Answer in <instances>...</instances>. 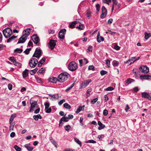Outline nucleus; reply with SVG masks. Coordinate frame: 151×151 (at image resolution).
Instances as JSON below:
<instances>
[{
	"instance_id": "nucleus-1",
	"label": "nucleus",
	"mask_w": 151,
	"mask_h": 151,
	"mask_svg": "<svg viewBox=\"0 0 151 151\" xmlns=\"http://www.w3.org/2000/svg\"><path fill=\"white\" fill-rule=\"evenodd\" d=\"M70 75L67 73H61L58 76V81L60 83H63L67 80L69 77Z\"/></svg>"
},
{
	"instance_id": "nucleus-2",
	"label": "nucleus",
	"mask_w": 151,
	"mask_h": 151,
	"mask_svg": "<svg viewBox=\"0 0 151 151\" xmlns=\"http://www.w3.org/2000/svg\"><path fill=\"white\" fill-rule=\"evenodd\" d=\"M4 35L6 38L10 37L12 34V30L9 28H6L3 31Z\"/></svg>"
},
{
	"instance_id": "nucleus-3",
	"label": "nucleus",
	"mask_w": 151,
	"mask_h": 151,
	"mask_svg": "<svg viewBox=\"0 0 151 151\" xmlns=\"http://www.w3.org/2000/svg\"><path fill=\"white\" fill-rule=\"evenodd\" d=\"M38 63V60L35 58H32L29 60V65L31 68H34L35 67Z\"/></svg>"
},
{
	"instance_id": "nucleus-4",
	"label": "nucleus",
	"mask_w": 151,
	"mask_h": 151,
	"mask_svg": "<svg viewBox=\"0 0 151 151\" xmlns=\"http://www.w3.org/2000/svg\"><path fill=\"white\" fill-rule=\"evenodd\" d=\"M112 6L111 12H113L114 9L117 10L119 9L121 6V4L118 3L117 0H112Z\"/></svg>"
},
{
	"instance_id": "nucleus-5",
	"label": "nucleus",
	"mask_w": 151,
	"mask_h": 151,
	"mask_svg": "<svg viewBox=\"0 0 151 151\" xmlns=\"http://www.w3.org/2000/svg\"><path fill=\"white\" fill-rule=\"evenodd\" d=\"M78 68L77 64L74 62L72 61L69 64L68 68L71 71H73L76 70Z\"/></svg>"
},
{
	"instance_id": "nucleus-6",
	"label": "nucleus",
	"mask_w": 151,
	"mask_h": 151,
	"mask_svg": "<svg viewBox=\"0 0 151 151\" xmlns=\"http://www.w3.org/2000/svg\"><path fill=\"white\" fill-rule=\"evenodd\" d=\"M42 54L41 50L40 48H37L35 50L34 54L32 56V57H35L37 59H39Z\"/></svg>"
},
{
	"instance_id": "nucleus-7",
	"label": "nucleus",
	"mask_w": 151,
	"mask_h": 151,
	"mask_svg": "<svg viewBox=\"0 0 151 151\" xmlns=\"http://www.w3.org/2000/svg\"><path fill=\"white\" fill-rule=\"evenodd\" d=\"M91 82V79H88L85 80L82 82L80 85L79 88L81 89L82 88H84L90 82Z\"/></svg>"
},
{
	"instance_id": "nucleus-8",
	"label": "nucleus",
	"mask_w": 151,
	"mask_h": 151,
	"mask_svg": "<svg viewBox=\"0 0 151 151\" xmlns=\"http://www.w3.org/2000/svg\"><path fill=\"white\" fill-rule=\"evenodd\" d=\"M140 71L142 73H147L149 72V69L146 65H142L139 68Z\"/></svg>"
},
{
	"instance_id": "nucleus-9",
	"label": "nucleus",
	"mask_w": 151,
	"mask_h": 151,
	"mask_svg": "<svg viewBox=\"0 0 151 151\" xmlns=\"http://www.w3.org/2000/svg\"><path fill=\"white\" fill-rule=\"evenodd\" d=\"M66 31V30L65 29H63L60 30L59 33V37L60 39H63L64 38Z\"/></svg>"
},
{
	"instance_id": "nucleus-10",
	"label": "nucleus",
	"mask_w": 151,
	"mask_h": 151,
	"mask_svg": "<svg viewBox=\"0 0 151 151\" xmlns=\"http://www.w3.org/2000/svg\"><path fill=\"white\" fill-rule=\"evenodd\" d=\"M56 40H50L48 43L49 47L51 50H53L56 45Z\"/></svg>"
},
{
	"instance_id": "nucleus-11",
	"label": "nucleus",
	"mask_w": 151,
	"mask_h": 151,
	"mask_svg": "<svg viewBox=\"0 0 151 151\" xmlns=\"http://www.w3.org/2000/svg\"><path fill=\"white\" fill-rule=\"evenodd\" d=\"M102 13L100 17L101 19H104L106 17L107 14V10L104 6H103L102 7Z\"/></svg>"
},
{
	"instance_id": "nucleus-12",
	"label": "nucleus",
	"mask_w": 151,
	"mask_h": 151,
	"mask_svg": "<svg viewBox=\"0 0 151 151\" xmlns=\"http://www.w3.org/2000/svg\"><path fill=\"white\" fill-rule=\"evenodd\" d=\"M31 39L34 43L38 45L39 44V38L36 35H33L31 37Z\"/></svg>"
},
{
	"instance_id": "nucleus-13",
	"label": "nucleus",
	"mask_w": 151,
	"mask_h": 151,
	"mask_svg": "<svg viewBox=\"0 0 151 151\" xmlns=\"http://www.w3.org/2000/svg\"><path fill=\"white\" fill-rule=\"evenodd\" d=\"M27 38V37L24 35H22L19 39L17 44L23 43L25 42Z\"/></svg>"
},
{
	"instance_id": "nucleus-14",
	"label": "nucleus",
	"mask_w": 151,
	"mask_h": 151,
	"mask_svg": "<svg viewBox=\"0 0 151 151\" xmlns=\"http://www.w3.org/2000/svg\"><path fill=\"white\" fill-rule=\"evenodd\" d=\"M140 78L141 80H151V76L147 74H145L140 76Z\"/></svg>"
},
{
	"instance_id": "nucleus-15",
	"label": "nucleus",
	"mask_w": 151,
	"mask_h": 151,
	"mask_svg": "<svg viewBox=\"0 0 151 151\" xmlns=\"http://www.w3.org/2000/svg\"><path fill=\"white\" fill-rule=\"evenodd\" d=\"M31 29H27L23 31V35H25V37H27V36L30 34L31 32Z\"/></svg>"
},
{
	"instance_id": "nucleus-16",
	"label": "nucleus",
	"mask_w": 151,
	"mask_h": 151,
	"mask_svg": "<svg viewBox=\"0 0 151 151\" xmlns=\"http://www.w3.org/2000/svg\"><path fill=\"white\" fill-rule=\"evenodd\" d=\"M24 146L29 151H32L34 148L29 143L25 144Z\"/></svg>"
},
{
	"instance_id": "nucleus-17",
	"label": "nucleus",
	"mask_w": 151,
	"mask_h": 151,
	"mask_svg": "<svg viewBox=\"0 0 151 151\" xmlns=\"http://www.w3.org/2000/svg\"><path fill=\"white\" fill-rule=\"evenodd\" d=\"M100 32H98L97 36V40L99 42H100L101 41H103L104 40V38L100 36Z\"/></svg>"
},
{
	"instance_id": "nucleus-18",
	"label": "nucleus",
	"mask_w": 151,
	"mask_h": 151,
	"mask_svg": "<svg viewBox=\"0 0 151 151\" xmlns=\"http://www.w3.org/2000/svg\"><path fill=\"white\" fill-rule=\"evenodd\" d=\"M142 96L151 100V96L146 92H143L142 93Z\"/></svg>"
},
{
	"instance_id": "nucleus-19",
	"label": "nucleus",
	"mask_w": 151,
	"mask_h": 151,
	"mask_svg": "<svg viewBox=\"0 0 151 151\" xmlns=\"http://www.w3.org/2000/svg\"><path fill=\"white\" fill-rule=\"evenodd\" d=\"M30 104L31 105V108L29 110V112H31L33 110V109L35 107L36 105H37V103L36 102L34 101L32 103L30 102Z\"/></svg>"
},
{
	"instance_id": "nucleus-20",
	"label": "nucleus",
	"mask_w": 151,
	"mask_h": 151,
	"mask_svg": "<svg viewBox=\"0 0 151 151\" xmlns=\"http://www.w3.org/2000/svg\"><path fill=\"white\" fill-rule=\"evenodd\" d=\"M49 81L52 83H56L58 81V78H57L56 77H52L51 78H50L48 79Z\"/></svg>"
},
{
	"instance_id": "nucleus-21",
	"label": "nucleus",
	"mask_w": 151,
	"mask_h": 151,
	"mask_svg": "<svg viewBox=\"0 0 151 151\" xmlns=\"http://www.w3.org/2000/svg\"><path fill=\"white\" fill-rule=\"evenodd\" d=\"M16 114H13L11 115L9 120V123L10 124H12V122L13 121L14 119L16 117Z\"/></svg>"
},
{
	"instance_id": "nucleus-22",
	"label": "nucleus",
	"mask_w": 151,
	"mask_h": 151,
	"mask_svg": "<svg viewBox=\"0 0 151 151\" xmlns=\"http://www.w3.org/2000/svg\"><path fill=\"white\" fill-rule=\"evenodd\" d=\"M45 58H43L42 59L38 62V67H41L42 64L45 61Z\"/></svg>"
},
{
	"instance_id": "nucleus-23",
	"label": "nucleus",
	"mask_w": 151,
	"mask_h": 151,
	"mask_svg": "<svg viewBox=\"0 0 151 151\" xmlns=\"http://www.w3.org/2000/svg\"><path fill=\"white\" fill-rule=\"evenodd\" d=\"M33 118L36 121L38 120L39 119H41L42 118V117L40 114L34 115L33 116Z\"/></svg>"
},
{
	"instance_id": "nucleus-24",
	"label": "nucleus",
	"mask_w": 151,
	"mask_h": 151,
	"mask_svg": "<svg viewBox=\"0 0 151 151\" xmlns=\"http://www.w3.org/2000/svg\"><path fill=\"white\" fill-rule=\"evenodd\" d=\"M136 58V57H133L131 58L130 59H129L130 61V62H131L130 63V64H132V63H134L135 61L139 60V58L138 57V58L136 59H135Z\"/></svg>"
},
{
	"instance_id": "nucleus-25",
	"label": "nucleus",
	"mask_w": 151,
	"mask_h": 151,
	"mask_svg": "<svg viewBox=\"0 0 151 151\" xmlns=\"http://www.w3.org/2000/svg\"><path fill=\"white\" fill-rule=\"evenodd\" d=\"M28 74V70L27 69H25L23 72V76L24 78L26 77Z\"/></svg>"
},
{
	"instance_id": "nucleus-26",
	"label": "nucleus",
	"mask_w": 151,
	"mask_h": 151,
	"mask_svg": "<svg viewBox=\"0 0 151 151\" xmlns=\"http://www.w3.org/2000/svg\"><path fill=\"white\" fill-rule=\"evenodd\" d=\"M134 81V80L133 79L131 78H128L126 81V85H127L131 82H133Z\"/></svg>"
},
{
	"instance_id": "nucleus-27",
	"label": "nucleus",
	"mask_w": 151,
	"mask_h": 151,
	"mask_svg": "<svg viewBox=\"0 0 151 151\" xmlns=\"http://www.w3.org/2000/svg\"><path fill=\"white\" fill-rule=\"evenodd\" d=\"M17 37V36H12L9 38L7 40V42L8 43L10 42L16 38Z\"/></svg>"
},
{
	"instance_id": "nucleus-28",
	"label": "nucleus",
	"mask_w": 151,
	"mask_h": 151,
	"mask_svg": "<svg viewBox=\"0 0 151 151\" xmlns=\"http://www.w3.org/2000/svg\"><path fill=\"white\" fill-rule=\"evenodd\" d=\"M150 37H151V33H148L146 32L145 33V38L146 39H148Z\"/></svg>"
},
{
	"instance_id": "nucleus-29",
	"label": "nucleus",
	"mask_w": 151,
	"mask_h": 151,
	"mask_svg": "<svg viewBox=\"0 0 151 151\" xmlns=\"http://www.w3.org/2000/svg\"><path fill=\"white\" fill-rule=\"evenodd\" d=\"M119 63L115 60H113L112 62V64L114 67L117 66L119 64Z\"/></svg>"
},
{
	"instance_id": "nucleus-30",
	"label": "nucleus",
	"mask_w": 151,
	"mask_h": 151,
	"mask_svg": "<svg viewBox=\"0 0 151 151\" xmlns=\"http://www.w3.org/2000/svg\"><path fill=\"white\" fill-rule=\"evenodd\" d=\"M38 68H36L32 70H31L30 72V74L31 75H34L35 73L37 72V70H38Z\"/></svg>"
},
{
	"instance_id": "nucleus-31",
	"label": "nucleus",
	"mask_w": 151,
	"mask_h": 151,
	"mask_svg": "<svg viewBox=\"0 0 151 151\" xmlns=\"http://www.w3.org/2000/svg\"><path fill=\"white\" fill-rule=\"evenodd\" d=\"M84 25L81 23H79V26L76 27V28L78 29H83L84 28Z\"/></svg>"
},
{
	"instance_id": "nucleus-32",
	"label": "nucleus",
	"mask_w": 151,
	"mask_h": 151,
	"mask_svg": "<svg viewBox=\"0 0 151 151\" xmlns=\"http://www.w3.org/2000/svg\"><path fill=\"white\" fill-rule=\"evenodd\" d=\"M84 105L83 106H82V107L80 106V107H78L76 111V112L77 113H79L82 110V109H83L84 108Z\"/></svg>"
},
{
	"instance_id": "nucleus-33",
	"label": "nucleus",
	"mask_w": 151,
	"mask_h": 151,
	"mask_svg": "<svg viewBox=\"0 0 151 151\" xmlns=\"http://www.w3.org/2000/svg\"><path fill=\"white\" fill-rule=\"evenodd\" d=\"M63 106L64 108L68 109H70L71 107V106L67 103L64 104Z\"/></svg>"
},
{
	"instance_id": "nucleus-34",
	"label": "nucleus",
	"mask_w": 151,
	"mask_h": 151,
	"mask_svg": "<svg viewBox=\"0 0 151 151\" xmlns=\"http://www.w3.org/2000/svg\"><path fill=\"white\" fill-rule=\"evenodd\" d=\"M106 33L111 35H114L116 33V32L108 30L106 32Z\"/></svg>"
},
{
	"instance_id": "nucleus-35",
	"label": "nucleus",
	"mask_w": 151,
	"mask_h": 151,
	"mask_svg": "<svg viewBox=\"0 0 151 151\" xmlns=\"http://www.w3.org/2000/svg\"><path fill=\"white\" fill-rule=\"evenodd\" d=\"M85 143H96V142L93 140H88L87 141H86L85 142Z\"/></svg>"
},
{
	"instance_id": "nucleus-36",
	"label": "nucleus",
	"mask_w": 151,
	"mask_h": 151,
	"mask_svg": "<svg viewBox=\"0 0 151 151\" xmlns=\"http://www.w3.org/2000/svg\"><path fill=\"white\" fill-rule=\"evenodd\" d=\"M75 140V142L78 143V144H79L80 146H81L82 144L81 142L77 138H75L74 139Z\"/></svg>"
},
{
	"instance_id": "nucleus-37",
	"label": "nucleus",
	"mask_w": 151,
	"mask_h": 151,
	"mask_svg": "<svg viewBox=\"0 0 151 151\" xmlns=\"http://www.w3.org/2000/svg\"><path fill=\"white\" fill-rule=\"evenodd\" d=\"M61 119H62V120L63 121V122H67L68 121V118L67 116H63Z\"/></svg>"
},
{
	"instance_id": "nucleus-38",
	"label": "nucleus",
	"mask_w": 151,
	"mask_h": 151,
	"mask_svg": "<svg viewBox=\"0 0 151 151\" xmlns=\"http://www.w3.org/2000/svg\"><path fill=\"white\" fill-rule=\"evenodd\" d=\"M23 51V50L22 49H20L19 48H17L14 51L15 52H17V53H21Z\"/></svg>"
},
{
	"instance_id": "nucleus-39",
	"label": "nucleus",
	"mask_w": 151,
	"mask_h": 151,
	"mask_svg": "<svg viewBox=\"0 0 151 151\" xmlns=\"http://www.w3.org/2000/svg\"><path fill=\"white\" fill-rule=\"evenodd\" d=\"M63 122V121L62 120V119H60L59 121V127H62L64 124Z\"/></svg>"
},
{
	"instance_id": "nucleus-40",
	"label": "nucleus",
	"mask_w": 151,
	"mask_h": 151,
	"mask_svg": "<svg viewBox=\"0 0 151 151\" xmlns=\"http://www.w3.org/2000/svg\"><path fill=\"white\" fill-rule=\"evenodd\" d=\"M31 50V49L27 48V49L24 52L27 55H28L29 52V51Z\"/></svg>"
},
{
	"instance_id": "nucleus-41",
	"label": "nucleus",
	"mask_w": 151,
	"mask_h": 151,
	"mask_svg": "<svg viewBox=\"0 0 151 151\" xmlns=\"http://www.w3.org/2000/svg\"><path fill=\"white\" fill-rule=\"evenodd\" d=\"M70 128V125H66L64 127L65 129L67 131H69Z\"/></svg>"
},
{
	"instance_id": "nucleus-42",
	"label": "nucleus",
	"mask_w": 151,
	"mask_h": 151,
	"mask_svg": "<svg viewBox=\"0 0 151 151\" xmlns=\"http://www.w3.org/2000/svg\"><path fill=\"white\" fill-rule=\"evenodd\" d=\"M45 72V69L43 68H41L38 70V72L40 73H43Z\"/></svg>"
},
{
	"instance_id": "nucleus-43",
	"label": "nucleus",
	"mask_w": 151,
	"mask_h": 151,
	"mask_svg": "<svg viewBox=\"0 0 151 151\" xmlns=\"http://www.w3.org/2000/svg\"><path fill=\"white\" fill-rule=\"evenodd\" d=\"M14 148L17 151H21V148L18 146L17 145L14 146Z\"/></svg>"
},
{
	"instance_id": "nucleus-44",
	"label": "nucleus",
	"mask_w": 151,
	"mask_h": 151,
	"mask_svg": "<svg viewBox=\"0 0 151 151\" xmlns=\"http://www.w3.org/2000/svg\"><path fill=\"white\" fill-rule=\"evenodd\" d=\"M14 124H11V125L9 127V131L11 132L14 129Z\"/></svg>"
},
{
	"instance_id": "nucleus-45",
	"label": "nucleus",
	"mask_w": 151,
	"mask_h": 151,
	"mask_svg": "<svg viewBox=\"0 0 151 151\" xmlns=\"http://www.w3.org/2000/svg\"><path fill=\"white\" fill-rule=\"evenodd\" d=\"M44 105L45 106V109H47L48 108H49L50 104L49 102H46L45 103Z\"/></svg>"
},
{
	"instance_id": "nucleus-46",
	"label": "nucleus",
	"mask_w": 151,
	"mask_h": 151,
	"mask_svg": "<svg viewBox=\"0 0 151 151\" xmlns=\"http://www.w3.org/2000/svg\"><path fill=\"white\" fill-rule=\"evenodd\" d=\"M114 89V88L113 87H109L106 88L105 89V90L106 91H112Z\"/></svg>"
},
{
	"instance_id": "nucleus-47",
	"label": "nucleus",
	"mask_w": 151,
	"mask_h": 151,
	"mask_svg": "<svg viewBox=\"0 0 151 151\" xmlns=\"http://www.w3.org/2000/svg\"><path fill=\"white\" fill-rule=\"evenodd\" d=\"M9 60L11 62H12L13 63L15 62L16 60L15 59L14 57H10Z\"/></svg>"
},
{
	"instance_id": "nucleus-48",
	"label": "nucleus",
	"mask_w": 151,
	"mask_h": 151,
	"mask_svg": "<svg viewBox=\"0 0 151 151\" xmlns=\"http://www.w3.org/2000/svg\"><path fill=\"white\" fill-rule=\"evenodd\" d=\"M97 98H96L91 100V103L92 104H94L98 100Z\"/></svg>"
},
{
	"instance_id": "nucleus-49",
	"label": "nucleus",
	"mask_w": 151,
	"mask_h": 151,
	"mask_svg": "<svg viewBox=\"0 0 151 151\" xmlns=\"http://www.w3.org/2000/svg\"><path fill=\"white\" fill-rule=\"evenodd\" d=\"M104 134H102L100 135H99L98 138H99V139L101 140H102V139L104 137Z\"/></svg>"
},
{
	"instance_id": "nucleus-50",
	"label": "nucleus",
	"mask_w": 151,
	"mask_h": 151,
	"mask_svg": "<svg viewBox=\"0 0 151 151\" xmlns=\"http://www.w3.org/2000/svg\"><path fill=\"white\" fill-rule=\"evenodd\" d=\"M91 16V12L89 11H87L86 12V17L88 18H90Z\"/></svg>"
},
{
	"instance_id": "nucleus-51",
	"label": "nucleus",
	"mask_w": 151,
	"mask_h": 151,
	"mask_svg": "<svg viewBox=\"0 0 151 151\" xmlns=\"http://www.w3.org/2000/svg\"><path fill=\"white\" fill-rule=\"evenodd\" d=\"M88 69L89 70H94V67L93 65H91L89 66Z\"/></svg>"
},
{
	"instance_id": "nucleus-52",
	"label": "nucleus",
	"mask_w": 151,
	"mask_h": 151,
	"mask_svg": "<svg viewBox=\"0 0 151 151\" xmlns=\"http://www.w3.org/2000/svg\"><path fill=\"white\" fill-rule=\"evenodd\" d=\"M93 50V47L92 46H89L88 48L87 49V52H92Z\"/></svg>"
},
{
	"instance_id": "nucleus-53",
	"label": "nucleus",
	"mask_w": 151,
	"mask_h": 151,
	"mask_svg": "<svg viewBox=\"0 0 151 151\" xmlns=\"http://www.w3.org/2000/svg\"><path fill=\"white\" fill-rule=\"evenodd\" d=\"M74 85V83L72 84L71 86L69 87L68 88L65 90V91L66 92H67L69 91L70 89H71L73 86Z\"/></svg>"
},
{
	"instance_id": "nucleus-54",
	"label": "nucleus",
	"mask_w": 151,
	"mask_h": 151,
	"mask_svg": "<svg viewBox=\"0 0 151 151\" xmlns=\"http://www.w3.org/2000/svg\"><path fill=\"white\" fill-rule=\"evenodd\" d=\"M102 1L104 3L109 4V3L111 2V0H102Z\"/></svg>"
},
{
	"instance_id": "nucleus-55",
	"label": "nucleus",
	"mask_w": 151,
	"mask_h": 151,
	"mask_svg": "<svg viewBox=\"0 0 151 151\" xmlns=\"http://www.w3.org/2000/svg\"><path fill=\"white\" fill-rule=\"evenodd\" d=\"M107 73V72L104 70H102L100 72V74L101 76H103L106 74Z\"/></svg>"
},
{
	"instance_id": "nucleus-56",
	"label": "nucleus",
	"mask_w": 151,
	"mask_h": 151,
	"mask_svg": "<svg viewBox=\"0 0 151 151\" xmlns=\"http://www.w3.org/2000/svg\"><path fill=\"white\" fill-rule=\"evenodd\" d=\"M106 64L107 65L108 68L110 67V61L109 60H107L106 61Z\"/></svg>"
},
{
	"instance_id": "nucleus-57",
	"label": "nucleus",
	"mask_w": 151,
	"mask_h": 151,
	"mask_svg": "<svg viewBox=\"0 0 151 151\" xmlns=\"http://www.w3.org/2000/svg\"><path fill=\"white\" fill-rule=\"evenodd\" d=\"M92 91V89L91 88H89L88 89L87 91V96H89V94Z\"/></svg>"
},
{
	"instance_id": "nucleus-58",
	"label": "nucleus",
	"mask_w": 151,
	"mask_h": 151,
	"mask_svg": "<svg viewBox=\"0 0 151 151\" xmlns=\"http://www.w3.org/2000/svg\"><path fill=\"white\" fill-rule=\"evenodd\" d=\"M65 101V100L64 99H63L62 100H60L59 102H58V104L60 106Z\"/></svg>"
},
{
	"instance_id": "nucleus-59",
	"label": "nucleus",
	"mask_w": 151,
	"mask_h": 151,
	"mask_svg": "<svg viewBox=\"0 0 151 151\" xmlns=\"http://www.w3.org/2000/svg\"><path fill=\"white\" fill-rule=\"evenodd\" d=\"M108 114V111L106 110L105 109L104 110L103 112V114L104 116H106Z\"/></svg>"
},
{
	"instance_id": "nucleus-60",
	"label": "nucleus",
	"mask_w": 151,
	"mask_h": 151,
	"mask_svg": "<svg viewBox=\"0 0 151 151\" xmlns=\"http://www.w3.org/2000/svg\"><path fill=\"white\" fill-rule=\"evenodd\" d=\"M46 110L45 111V112L46 113H50L52 110L50 108H48L47 109H45Z\"/></svg>"
},
{
	"instance_id": "nucleus-61",
	"label": "nucleus",
	"mask_w": 151,
	"mask_h": 151,
	"mask_svg": "<svg viewBox=\"0 0 151 151\" xmlns=\"http://www.w3.org/2000/svg\"><path fill=\"white\" fill-rule=\"evenodd\" d=\"M75 25V24H74L73 22H72L69 25V27L71 28H73L74 27V25Z\"/></svg>"
},
{
	"instance_id": "nucleus-62",
	"label": "nucleus",
	"mask_w": 151,
	"mask_h": 151,
	"mask_svg": "<svg viewBox=\"0 0 151 151\" xmlns=\"http://www.w3.org/2000/svg\"><path fill=\"white\" fill-rule=\"evenodd\" d=\"M105 126L104 124H102V125L99 126L98 128V129L99 130H101L105 127Z\"/></svg>"
},
{
	"instance_id": "nucleus-63",
	"label": "nucleus",
	"mask_w": 151,
	"mask_h": 151,
	"mask_svg": "<svg viewBox=\"0 0 151 151\" xmlns=\"http://www.w3.org/2000/svg\"><path fill=\"white\" fill-rule=\"evenodd\" d=\"M8 89L9 90H11L12 89V85L11 83H9L8 85Z\"/></svg>"
},
{
	"instance_id": "nucleus-64",
	"label": "nucleus",
	"mask_w": 151,
	"mask_h": 151,
	"mask_svg": "<svg viewBox=\"0 0 151 151\" xmlns=\"http://www.w3.org/2000/svg\"><path fill=\"white\" fill-rule=\"evenodd\" d=\"M100 5L99 4H97L96 5V9L98 12H99L100 10Z\"/></svg>"
}]
</instances>
